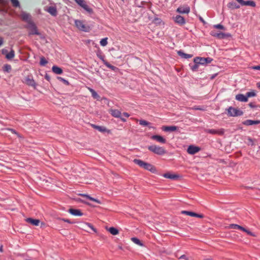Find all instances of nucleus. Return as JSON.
I'll return each mask as SVG.
<instances>
[{
	"label": "nucleus",
	"instance_id": "20e7f679",
	"mask_svg": "<svg viewBox=\"0 0 260 260\" xmlns=\"http://www.w3.org/2000/svg\"><path fill=\"white\" fill-rule=\"evenodd\" d=\"M109 113L115 118H119L123 122H125L126 119L121 117L122 113L120 111L117 109H110L109 110Z\"/></svg>",
	"mask_w": 260,
	"mask_h": 260
},
{
	"label": "nucleus",
	"instance_id": "7c9ffc66",
	"mask_svg": "<svg viewBox=\"0 0 260 260\" xmlns=\"http://www.w3.org/2000/svg\"><path fill=\"white\" fill-rule=\"evenodd\" d=\"M132 241H133L135 244L140 246H143V244L142 242L137 238L136 237H133L131 238Z\"/></svg>",
	"mask_w": 260,
	"mask_h": 260
},
{
	"label": "nucleus",
	"instance_id": "a878e982",
	"mask_svg": "<svg viewBox=\"0 0 260 260\" xmlns=\"http://www.w3.org/2000/svg\"><path fill=\"white\" fill-rule=\"evenodd\" d=\"M227 7L230 9H238L240 8V6L236 4L235 2H230L228 4Z\"/></svg>",
	"mask_w": 260,
	"mask_h": 260
},
{
	"label": "nucleus",
	"instance_id": "6ab92c4d",
	"mask_svg": "<svg viewBox=\"0 0 260 260\" xmlns=\"http://www.w3.org/2000/svg\"><path fill=\"white\" fill-rule=\"evenodd\" d=\"M26 221L30 223L31 224L35 226H38L40 222V220L37 219H32L31 218H28L26 219Z\"/></svg>",
	"mask_w": 260,
	"mask_h": 260
},
{
	"label": "nucleus",
	"instance_id": "3c124183",
	"mask_svg": "<svg viewBox=\"0 0 260 260\" xmlns=\"http://www.w3.org/2000/svg\"><path fill=\"white\" fill-rule=\"evenodd\" d=\"M248 105L251 108H253L256 107L253 103H250Z\"/></svg>",
	"mask_w": 260,
	"mask_h": 260
},
{
	"label": "nucleus",
	"instance_id": "c9c22d12",
	"mask_svg": "<svg viewBox=\"0 0 260 260\" xmlns=\"http://www.w3.org/2000/svg\"><path fill=\"white\" fill-rule=\"evenodd\" d=\"M199 66L200 64L199 63H195L194 62L193 65L191 66L190 64V68L192 71H197L199 67Z\"/></svg>",
	"mask_w": 260,
	"mask_h": 260
},
{
	"label": "nucleus",
	"instance_id": "e433bc0d",
	"mask_svg": "<svg viewBox=\"0 0 260 260\" xmlns=\"http://www.w3.org/2000/svg\"><path fill=\"white\" fill-rule=\"evenodd\" d=\"M107 40H108L107 38H105L102 39L100 41V44H101V45L102 46H106L107 45V44H108Z\"/></svg>",
	"mask_w": 260,
	"mask_h": 260
},
{
	"label": "nucleus",
	"instance_id": "bb28decb",
	"mask_svg": "<svg viewBox=\"0 0 260 260\" xmlns=\"http://www.w3.org/2000/svg\"><path fill=\"white\" fill-rule=\"evenodd\" d=\"M165 178H169L173 180L176 179L178 178V176L175 174H172L170 173H166L163 175Z\"/></svg>",
	"mask_w": 260,
	"mask_h": 260
},
{
	"label": "nucleus",
	"instance_id": "39448f33",
	"mask_svg": "<svg viewBox=\"0 0 260 260\" xmlns=\"http://www.w3.org/2000/svg\"><path fill=\"white\" fill-rule=\"evenodd\" d=\"M75 24L76 26L80 30L87 31L89 30V27L86 26L83 21L76 20L75 21Z\"/></svg>",
	"mask_w": 260,
	"mask_h": 260
},
{
	"label": "nucleus",
	"instance_id": "de8ad7c7",
	"mask_svg": "<svg viewBox=\"0 0 260 260\" xmlns=\"http://www.w3.org/2000/svg\"><path fill=\"white\" fill-rule=\"evenodd\" d=\"M205 59H206V64H207L208 63H210L212 60V59L211 58H209V57L205 58Z\"/></svg>",
	"mask_w": 260,
	"mask_h": 260
},
{
	"label": "nucleus",
	"instance_id": "a19ab883",
	"mask_svg": "<svg viewBox=\"0 0 260 260\" xmlns=\"http://www.w3.org/2000/svg\"><path fill=\"white\" fill-rule=\"evenodd\" d=\"M48 63V61L44 57H42L40 59V63L41 66H45Z\"/></svg>",
	"mask_w": 260,
	"mask_h": 260
},
{
	"label": "nucleus",
	"instance_id": "2f4dec72",
	"mask_svg": "<svg viewBox=\"0 0 260 260\" xmlns=\"http://www.w3.org/2000/svg\"><path fill=\"white\" fill-rule=\"evenodd\" d=\"M108 231L113 235H117L119 234L118 230L114 227L110 228Z\"/></svg>",
	"mask_w": 260,
	"mask_h": 260
},
{
	"label": "nucleus",
	"instance_id": "5fc2aeb1",
	"mask_svg": "<svg viewBox=\"0 0 260 260\" xmlns=\"http://www.w3.org/2000/svg\"><path fill=\"white\" fill-rule=\"evenodd\" d=\"M12 133L13 134H16L18 136V133L13 129H9Z\"/></svg>",
	"mask_w": 260,
	"mask_h": 260
},
{
	"label": "nucleus",
	"instance_id": "13d9d810",
	"mask_svg": "<svg viewBox=\"0 0 260 260\" xmlns=\"http://www.w3.org/2000/svg\"><path fill=\"white\" fill-rule=\"evenodd\" d=\"M92 126L94 128L97 129V127H98V125H94V124H92Z\"/></svg>",
	"mask_w": 260,
	"mask_h": 260
},
{
	"label": "nucleus",
	"instance_id": "6e6552de",
	"mask_svg": "<svg viewBox=\"0 0 260 260\" xmlns=\"http://www.w3.org/2000/svg\"><path fill=\"white\" fill-rule=\"evenodd\" d=\"M206 131L209 134L212 135H218L219 136L223 135L225 132L223 128H220L219 129H207Z\"/></svg>",
	"mask_w": 260,
	"mask_h": 260
},
{
	"label": "nucleus",
	"instance_id": "6e6d98bb",
	"mask_svg": "<svg viewBox=\"0 0 260 260\" xmlns=\"http://www.w3.org/2000/svg\"><path fill=\"white\" fill-rule=\"evenodd\" d=\"M62 220H63L64 222H67L70 223H71L72 222L70 221V220L68 219H62Z\"/></svg>",
	"mask_w": 260,
	"mask_h": 260
},
{
	"label": "nucleus",
	"instance_id": "09e8293b",
	"mask_svg": "<svg viewBox=\"0 0 260 260\" xmlns=\"http://www.w3.org/2000/svg\"><path fill=\"white\" fill-rule=\"evenodd\" d=\"M251 68L253 70H260V66H253Z\"/></svg>",
	"mask_w": 260,
	"mask_h": 260
},
{
	"label": "nucleus",
	"instance_id": "5701e85b",
	"mask_svg": "<svg viewBox=\"0 0 260 260\" xmlns=\"http://www.w3.org/2000/svg\"><path fill=\"white\" fill-rule=\"evenodd\" d=\"M90 228L94 232H96V230L90 223H84L82 224V229L87 231V228Z\"/></svg>",
	"mask_w": 260,
	"mask_h": 260
},
{
	"label": "nucleus",
	"instance_id": "f3484780",
	"mask_svg": "<svg viewBox=\"0 0 260 260\" xmlns=\"http://www.w3.org/2000/svg\"><path fill=\"white\" fill-rule=\"evenodd\" d=\"M242 123L245 125H252L260 123V120H252L248 119L244 121Z\"/></svg>",
	"mask_w": 260,
	"mask_h": 260
},
{
	"label": "nucleus",
	"instance_id": "69168bd1",
	"mask_svg": "<svg viewBox=\"0 0 260 260\" xmlns=\"http://www.w3.org/2000/svg\"><path fill=\"white\" fill-rule=\"evenodd\" d=\"M196 109L199 110V109H200L199 108H196Z\"/></svg>",
	"mask_w": 260,
	"mask_h": 260
},
{
	"label": "nucleus",
	"instance_id": "7ed1b4c3",
	"mask_svg": "<svg viewBox=\"0 0 260 260\" xmlns=\"http://www.w3.org/2000/svg\"><path fill=\"white\" fill-rule=\"evenodd\" d=\"M228 114L230 116L235 117L241 116L243 114V112L237 108L230 107L228 109Z\"/></svg>",
	"mask_w": 260,
	"mask_h": 260
},
{
	"label": "nucleus",
	"instance_id": "9b49d317",
	"mask_svg": "<svg viewBox=\"0 0 260 260\" xmlns=\"http://www.w3.org/2000/svg\"><path fill=\"white\" fill-rule=\"evenodd\" d=\"M24 82L29 86H32L34 88L36 87V83L32 76H28L26 77L24 79Z\"/></svg>",
	"mask_w": 260,
	"mask_h": 260
},
{
	"label": "nucleus",
	"instance_id": "1a4fd4ad",
	"mask_svg": "<svg viewBox=\"0 0 260 260\" xmlns=\"http://www.w3.org/2000/svg\"><path fill=\"white\" fill-rule=\"evenodd\" d=\"M200 150L201 148L199 147L193 145H190L187 148V152L188 153L193 155L200 151Z\"/></svg>",
	"mask_w": 260,
	"mask_h": 260
},
{
	"label": "nucleus",
	"instance_id": "b1692460",
	"mask_svg": "<svg viewBox=\"0 0 260 260\" xmlns=\"http://www.w3.org/2000/svg\"><path fill=\"white\" fill-rule=\"evenodd\" d=\"M52 70L53 73L58 75L61 74L63 72L62 70L60 68L55 66L52 67Z\"/></svg>",
	"mask_w": 260,
	"mask_h": 260
},
{
	"label": "nucleus",
	"instance_id": "603ef678",
	"mask_svg": "<svg viewBox=\"0 0 260 260\" xmlns=\"http://www.w3.org/2000/svg\"><path fill=\"white\" fill-rule=\"evenodd\" d=\"M238 3H239L241 5H243L244 1L243 0H236Z\"/></svg>",
	"mask_w": 260,
	"mask_h": 260
},
{
	"label": "nucleus",
	"instance_id": "f03ea898",
	"mask_svg": "<svg viewBox=\"0 0 260 260\" xmlns=\"http://www.w3.org/2000/svg\"><path fill=\"white\" fill-rule=\"evenodd\" d=\"M148 149L151 152L158 155H163L167 153L165 147L156 145H152L148 147Z\"/></svg>",
	"mask_w": 260,
	"mask_h": 260
},
{
	"label": "nucleus",
	"instance_id": "680f3d73",
	"mask_svg": "<svg viewBox=\"0 0 260 260\" xmlns=\"http://www.w3.org/2000/svg\"><path fill=\"white\" fill-rule=\"evenodd\" d=\"M108 67H109V68H110L111 69H112L114 68L113 66H111V65H109V66H108Z\"/></svg>",
	"mask_w": 260,
	"mask_h": 260
},
{
	"label": "nucleus",
	"instance_id": "0eeeda50",
	"mask_svg": "<svg viewBox=\"0 0 260 260\" xmlns=\"http://www.w3.org/2000/svg\"><path fill=\"white\" fill-rule=\"evenodd\" d=\"M27 27L29 30V35H40L37 28L34 23L31 22L29 23Z\"/></svg>",
	"mask_w": 260,
	"mask_h": 260
},
{
	"label": "nucleus",
	"instance_id": "dca6fc26",
	"mask_svg": "<svg viewBox=\"0 0 260 260\" xmlns=\"http://www.w3.org/2000/svg\"><path fill=\"white\" fill-rule=\"evenodd\" d=\"M69 212L73 215L81 216L83 215V213L81 210L79 209H75L71 208L69 210Z\"/></svg>",
	"mask_w": 260,
	"mask_h": 260
},
{
	"label": "nucleus",
	"instance_id": "bf43d9fd",
	"mask_svg": "<svg viewBox=\"0 0 260 260\" xmlns=\"http://www.w3.org/2000/svg\"><path fill=\"white\" fill-rule=\"evenodd\" d=\"M256 86H257V88H258L259 89H260V82H258V83H257V84H256Z\"/></svg>",
	"mask_w": 260,
	"mask_h": 260
},
{
	"label": "nucleus",
	"instance_id": "37998d69",
	"mask_svg": "<svg viewBox=\"0 0 260 260\" xmlns=\"http://www.w3.org/2000/svg\"><path fill=\"white\" fill-rule=\"evenodd\" d=\"M214 27L217 28V29H224V26L220 24L214 25Z\"/></svg>",
	"mask_w": 260,
	"mask_h": 260
},
{
	"label": "nucleus",
	"instance_id": "4468645a",
	"mask_svg": "<svg viewBox=\"0 0 260 260\" xmlns=\"http://www.w3.org/2000/svg\"><path fill=\"white\" fill-rule=\"evenodd\" d=\"M151 139L160 143L165 144L166 143V140L159 135H153L151 137Z\"/></svg>",
	"mask_w": 260,
	"mask_h": 260
},
{
	"label": "nucleus",
	"instance_id": "e2e57ef3",
	"mask_svg": "<svg viewBox=\"0 0 260 260\" xmlns=\"http://www.w3.org/2000/svg\"><path fill=\"white\" fill-rule=\"evenodd\" d=\"M3 246H1L0 247V251H1V252H3Z\"/></svg>",
	"mask_w": 260,
	"mask_h": 260
},
{
	"label": "nucleus",
	"instance_id": "aec40b11",
	"mask_svg": "<svg viewBox=\"0 0 260 260\" xmlns=\"http://www.w3.org/2000/svg\"><path fill=\"white\" fill-rule=\"evenodd\" d=\"M177 127L176 126H164L162 129L165 132H174L177 130Z\"/></svg>",
	"mask_w": 260,
	"mask_h": 260
},
{
	"label": "nucleus",
	"instance_id": "f8f14e48",
	"mask_svg": "<svg viewBox=\"0 0 260 260\" xmlns=\"http://www.w3.org/2000/svg\"><path fill=\"white\" fill-rule=\"evenodd\" d=\"M173 19L176 23L180 25H184L186 23L184 17L179 15L174 17Z\"/></svg>",
	"mask_w": 260,
	"mask_h": 260
},
{
	"label": "nucleus",
	"instance_id": "423d86ee",
	"mask_svg": "<svg viewBox=\"0 0 260 260\" xmlns=\"http://www.w3.org/2000/svg\"><path fill=\"white\" fill-rule=\"evenodd\" d=\"M75 2L85 10L89 13L92 12V9L90 8L84 0H75Z\"/></svg>",
	"mask_w": 260,
	"mask_h": 260
},
{
	"label": "nucleus",
	"instance_id": "ddd939ff",
	"mask_svg": "<svg viewBox=\"0 0 260 260\" xmlns=\"http://www.w3.org/2000/svg\"><path fill=\"white\" fill-rule=\"evenodd\" d=\"M176 11L181 14H188L190 12V8L188 6L179 7Z\"/></svg>",
	"mask_w": 260,
	"mask_h": 260
},
{
	"label": "nucleus",
	"instance_id": "4d7b16f0",
	"mask_svg": "<svg viewBox=\"0 0 260 260\" xmlns=\"http://www.w3.org/2000/svg\"><path fill=\"white\" fill-rule=\"evenodd\" d=\"M239 230L244 232H247V230L246 229H245L244 228L241 226V228Z\"/></svg>",
	"mask_w": 260,
	"mask_h": 260
},
{
	"label": "nucleus",
	"instance_id": "4c0bfd02",
	"mask_svg": "<svg viewBox=\"0 0 260 260\" xmlns=\"http://www.w3.org/2000/svg\"><path fill=\"white\" fill-rule=\"evenodd\" d=\"M139 123L140 125L143 126H149V125L150 124V122L144 120H140L139 121Z\"/></svg>",
	"mask_w": 260,
	"mask_h": 260
},
{
	"label": "nucleus",
	"instance_id": "393cba45",
	"mask_svg": "<svg viewBox=\"0 0 260 260\" xmlns=\"http://www.w3.org/2000/svg\"><path fill=\"white\" fill-rule=\"evenodd\" d=\"M88 89L91 92L92 96L94 99L98 100H99L100 99V95L96 93V92L93 90V89L88 87Z\"/></svg>",
	"mask_w": 260,
	"mask_h": 260
},
{
	"label": "nucleus",
	"instance_id": "2eb2a0df",
	"mask_svg": "<svg viewBox=\"0 0 260 260\" xmlns=\"http://www.w3.org/2000/svg\"><path fill=\"white\" fill-rule=\"evenodd\" d=\"M210 34L212 36L215 37L217 38L218 39H223V38L229 36V35H228V34H225L223 32L217 33V32H215L214 31H211Z\"/></svg>",
	"mask_w": 260,
	"mask_h": 260
},
{
	"label": "nucleus",
	"instance_id": "ea45409f",
	"mask_svg": "<svg viewBox=\"0 0 260 260\" xmlns=\"http://www.w3.org/2000/svg\"><path fill=\"white\" fill-rule=\"evenodd\" d=\"M229 228L233 229H238V230H239L241 228V226L239 225L236 224H230L229 225Z\"/></svg>",
	"mask_w": 260,
	"mask_h": 260
},
{
	"label": "nucleus",
	"instance_id": "79ce46f5",
	"mask_svg": "<svg viewBox=\"0 0 260 260\" xmlns=\"http://www.w3.org/2000/svg\"><path fill=\"white\" fill-rule=\"evenodd\" d=\"M11 1L14 7H18L19 6V3L18 0H11Z\"/></svg>",
	"mask_w": 260,
	"mask_h": 260
},
{
	"label": "nucleus",
	"instance_id": "58836bf2",
	"mask_svg": "<svg viewBox=\"0 0 260 260\" xmlns=\"http://www.w3.org/2000/svg\"><path fill=\"white\" fill-rule=\"evenodd\" d=\"M11 70V66L9 64H5L4 66V71L5 72L9 73Z\"/></svg>",
	"mask_w": 260,
	"mask_h": 260
},
{
	"label": "nucleus",
	"instance_id": "49530a36",
	"mask_svg": "<svg viewBox=\"0 0 260 260\" xmlns=\"http://www.w3.org/2000/svg\"><path fill=\"white\" fill-rule=\"evenodd\" d=\"M179 259H184V260H188V258L187 257V256L185 254L181 255L180 257H179Z\"/></svg>",
	"mask_w": 260,
	"mask_h": 260
},
{
	"label": "nucleus",
	"instance_id": "a211bd4d",
	"mask_svg": "<svg viewBox=\"0 0 260 260\" xmlns=\"http://www.w3.org/2000/svg\"><path fill=\"white\" fill-rule=\"evenodd\" d=\"M235 99L236 100L242 102H246L248 101V99L246 95H244L243 94H238L236 95Z\"/></svg>",
	"mask_w": 260,
	"mask_h": 260
},
{
	"label": "nucleus",
	"instance_id": "864d4df0",
	"mask_svg": "<svg viewBox=\"0 0 260 260\" xmlns=\"http://www.w3.org/2000/svg\"><path fill=\"white\" fill-rule=\"evenodd\" d=\"M122 115L126 118H128L129 116V114L126 112H124Z\"/></svg>",
	"mask_w": 260,
	"mask_h": 260
},
{
	"label": "nucleus",
	"instance_id": "c756f323",
	"mask_svg": "<svg viewBox=\"0 0 260 260\" xmlns=\"http://www.w3.org/2000/svg\"><path fill=\"white\" fill-rule=\"evenodd\" d=\"M81 196L83 197H84L86 198L87 199H88L90 201H93L98 204H101V202L100 200L94 199L93 198H92V197H90L89 195L83 194H82Z\"/></svg>",
	"mask_w": 260,
	"mask_h": 260
},
{
	"label": "nucleus",
	"instance_id": "052dcab7",
	"mask_svg": "<svg viewBox=\"0 0 260 260\" xmlns=\"http://www.w3.org/2000/svg\"><path fill=\"white\" fill-rule=\"evenodd\" d=\"M3 43V40L2 38H0V46L1 45H2Z\"/></svg>",
	"mask_w": 260,
	"mask_h": 260
},
{
	"label": "nucleus",
	"instance_id": "cd10ccee",
	"mask_svg": "<svg viewBox=\"0 0 260 260\" xmlns=\"http://www.w3.org/2000/svg\"><path fill=\"white\" fill-rule=\"evenodd\" d=\"M47 11L52 16H55L57 15L56 9L54 7H49L47 10Z\"/></svg>",
	"mask_w": 260,
	"mask_h": 260
},
{
	"label": "nucleus",
	"instance_id": "c03bdc74",
	"mask_svg": "<svg viewBox=\"0 0 260 260\" xmlns=\"http://www.w3.org/2000/svg\"><path fill=\"white\" fill-rule=\"evenodd\" d=\"M97 129L99 131L101 132H104L106 131V129L105 127H103V126H98V127H97Z\"/></svg>",
	"mask_w": 260,
	"mask_h": 260
},
{
	"label": "nucleus",
	"instance_id": "c85d7f7f",
	"mask_svg": "<svg viewBox=\"0 0 260 260\" xmlns=\"http://www.w3.org/2000/svg\"><path fill=\"white\" fill-rule=\"evenodd\" d=\"M177 53L180 56L184 58H189L192 57V55L184 53L180 50L178 51Z\"/></svg>",
	"mask_w": 260,
	"mask_h": 260
},
{
	"label": "nucleus",
	"instance_id": "4be33fe9",
	"mask_svg": "<svg viewBox=\"0 0 260 260\" xmlns=\"http://www.w3.org/2000/svg\"><path fill=\"white\" fill-rule=\"evenodd\" d=\"M206 60L205 58L203 57H196L194 58V62L195 63H199V64H205L206 63Z\"/></svg>",
	"mask_w": 260,
	"mask_h": 260
},
{
	"label": "nucleus",
	"instance_id": "a18cd8bd",
	"mask_svg": "<svg viewBox=\"0 0 260 260\" xmlns=\"http://www.w3.org/2000/svg\"><path fill=\"white\" fill-rule=\"evenodd\" d=\"M58 79L60 80L61 81H62V82H63L64 84H66V85H69V82H68V81L66 80V79L61 78V77H58Z\"/></svg>",
	"mask_w": 260,
	"mask_h": 260
},
{
	"label": "nucleus",
	"instance_id": "473e14b6",
	"mask_svg": "<svg viewBox=\"0 0 260 260\" xmlns=\"http://www.w3.org/2000/svg\"><path fill=\"white\" fill-rule=\"evenodd\" d=\"M242 6H250L251 7H254L255 6V3L254 1H244Z\"/></svg>",
	"mask_w": 260,
	"mask_h": 260
},
{
	"label": "nucleus",
	"instance_id": "f704fd0d",
	"mask_svg": "<svg viewBox=\"0 0 260 260\" xmlns=\"http://www.w3.org/2000/svg\"><path fill=\"white\" fill-rule=\"evenodd\" d=\"M245 95L247 97V99H248V98L255 96L256 93L254 91H252L247 92Z\"/></svg>",
	"mask_w": 260,
	"mask_h": 260
},
{
	"label": "nucleus",
	"instance_id": "f257e3e1",
	"mask_svg": "<svg viewBox=\"0 0 260 260\" xmlns=\"http://www.w3.org/2000/svg\"><path fill=\"white\" fill-rule=\"evenodd\" d=\"M134 162L139 167L146 170L149 171L152 173H154L156 171L155 167L149 163L146 162L142 160L138 159H135L134 160Z\"/></svg>",
	"mask_w": 260,
	"mask_h": 260
},
{
	"label": "nucleus",
	"instance_id": "412c9836",
	"mask_svg": "<svg viewBox=\"0 0 260 260\" xmlns=\"http://www.w3.org/2000/svg\"><path fill=\"white\" fill-rule=\"evenodd\" d=\"M21 17L23 20H25L29 23L30 22V15L27 13L23 12L21 14Z\"/></svg>",
	"mask_w": 260,
	"mask_h": 260
},
{
	"label": "nucleus",
	"instance_id": "0e129e2a",
	"mask_svg": "<svg viewBox=\"0 0 260 260\" xmlns=\"http://www.w3.org/2000/svg\"><path fill=\"white\" fill-rule=\"evenodd\" d=\"M200 20L203 22H205L204 20H203V19L202 18H200Z\"/></svg>",
	"mask_w": 260,
	"mask_h": 260
},
{
	"label": "nucleus",
	"instance_id": "9d476101",
	"mask_svg": "<svg viewBox=\"0 0 260 260\" xmlns=\"http://www.w3.org/2000/svg\"><path fill=\"white\" fill-rule=\"evenodd\" d=\"M183 214H185L191 217H196L198 218H202L204 217V215L202 214H198L193 212L188 211H182L181 212Z\"/></svg>",
	"mask_w": 260,
	"mask_h": 260
},
{
	"label": "nucleus",
	"instance_id": "8fccbe9b",
	"mask_svg": "<svg viewBox=\"0 0 260 260\" xmlns=\"http://www.w3.org/2000/svg\"><path fill=\"white\" fill-rule=\"evenodd\" d=\"M248 235H250L251 236L255 237V235L253 233L251 232L250 231L247 230V232H246Z\"/></svg>",
	"mask_w": 260,
	"mask_h": 260
},
{
	"label": "nucleus",
	"instance_id": "72a5a7b5",
	"mask_svg": "<svg viewBox=\"0 0 260 260\" xmlns=\"http://www.w3.org/2000/svg\"><path fill=\"white\" fill-rule=\"evenodd\" d=\"M15 56V52L14 50H12L9 53L6 54V58L8 59H11L13 58Z\"/></svg>",
	"mask_w": 260,
	"mask_h": 260
},
{
	"label": "nucleus",
	"instance_id": "338daca9",
	"mask_svg": "<svg viewBox=\"0 0 260 260\" xmlns=\"http://www.w3.org/2000/svg\"><path fill=\"white\" fill-rule=\"evenodd\" d=\"M259 107L260 108V106H259Z\"/></svg>",
	"mask_w": 260,
	"mask_h": 260
}]
</instances>
